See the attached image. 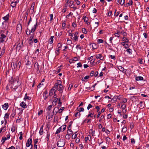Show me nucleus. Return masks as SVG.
Returning <instances> with one entry per match:
<instances>
[{"label": "nucleus", "instance_id": "obj_1", "mask_svg": "<svg viewBox=\"0 0 149 149\" xmlns=\"http://www.w3.org/2000/svg\"><path fill=\"white\" fill-rule=\"evenodd\" d=\"M10 83L13 85V86L11 87L12 89L13 88V90H15L17 87L19 86L21 84L20 81H18V79H11L10 82Z\"/></svg>", "mask_w": 149, "mask_h": 149}, {"label": "nucleus", "instance_id": "obj_2", "mask_svg": "<svg viewBox=\"0 0 149 149\" xmlns=\"http://www.w3.org/2000/svg\"><path fill=\"white\" fill-rule=\"evenodd\" d=\"M65 142L63 139L59 140L57 142V145L58 147H63L65 145Z\"/></svg>", "mask_w": 149, "mask_h": 149}, {"label": "nucleus", "instance_id": "obj_3", "mask_svg": "<svg viewBox=\"0 0 149 149\" xmlns=\"http://www.w3.org/2000/svg\"><path fill=\"white\" fill-rule=\"evenodd\" d=\"M22 31V25L20 24H18L17 25L16 31L17 33V34L19 35L20 34Z\"/></svg>", "mask_w": 149, "mask_h": 149}, {"label": "nucleus", "instance_id": "obj_4", "mask_svg": "<svg viewBox=\"0 0 149 149\" xmlns=\"http://www.w3.org/2000/svg\"><path fill=\"white\" fill-rule=\"evenodd\" d=\"M34 69L36 70L37 74H39L40 72V70L39 69V65L38 63L36 62L34 65Z\"/></svg>", "mask_w": 149, "mask_h": 149}, {"label": "nucleus", "instance_id": "obj_5", "mask_svg": "<svg viewBox=\"0 0 149 149\" xmlns=\"http://www.w3.org/2000/svg\"><path fill=\"white\" fill-rule=\"evenodd\" d=\"M6 36L5 35L3 34H0V43L6 41Z\"/></svg>", "mask_w": 149, "mask_h": 149}, {"label": "nucleus", "instance_id": "obj_6", "mask_svg": "<svg viewBox=\"0 0 149 149\" xmlns=\"http://www.w3.org/2000/svg\"><path fill=\"white\" fill-rule=\"evenodd\" d=\"M64 88L63 86L61 84H59L58 88H57L58 91L60 92V93H61L63 92Z\"/></svg>", "mask_w": 149, "mask_h": 149}, {"label": "nucleus", "instance_id": "obj_7", "mask_svg": "<svg viewBox=\"0 0 149 149\" xmlns=\"http://www.w3.org/2000/svg\"><path fill=\"white\" fill-rule=\"evenodd\" d=\"M32 143V139L31 138L29 139L27 141V142L26 144V146L27 147H29L30 145H32L31 144Z\"/></svg>", "mask_w": 149, "mask_h": 149}, {"label": "nucleus", "instance_id": "obj_8", "mask_svg": "<svg viewBox=\"0 0 149 149\" xmlns=\"http://www.w3.org/2000/svg\"><path fill=\"white\" fill-rule=\"evenodd\" d=\"M59 107H58V108L55 107L54 109L53 113L54 112V111L56 109L58 110V112L59 113H61L62 112V111L64 110L65 109L64 107H61L59 110H58Z\"/></svg>", "mask_w": 149, "mask_h": 149}, {"label": "nucleus", "instance_id": "obj_9", "mask_svg": "<svg viewBox=\"0 0 149 149\" xmlns=\"http://www.w3.org/2000/svg\"><path fill=\"white\" fill-rule=\"evenodd\" d=\"M37 25V20H36V23L35 24V25L34 26V27L33 28H32V29L31 31V33H33L35 31V30H36V29Z\"/></svg>", "mask_w": 149, "mask_h": 149}, {"label": "nucleus", "instance_id": "obj_10", "mask_svg": "<svg viewBox=\"0 0 149 149\" xmlns=\"http://www.w3.org/2000/svg\"><path fill=\"white\" fill-rule=\"evenodd\" d=\"M61 84V81L60 80H58L57 82L55 84L54 87L57 89L59 86V84Z\"/></svg>", "mask_w": 149, "mask_h": 149}, {"label": "nucleus", "instance_id": "obj_11", "mask_svg": "<svg viewBox=\"0 0 149 149\" xmlns=\"http://www.w3.org/2000/svg\"><path fill=\"white\" fill-rule=\"evenodd\" d=\"M79 33L78 32H76L74 34L75 36L74 37L72 38V39L74 40L75 41H76L78 40V36H77V35Z\"/></svg>", "mask_w": 149, "mask_h": 149}, {"label": "nucleus", "instance_id": "obj_12", "mask_svg": "<svg viewBox=\"0 0 149 149\" xmlns=\"http://www.w3.org/2000/svg\"><path fill=\"white\" fill-rule=\"evenodd\" d=\"M8 107V104L7 103H5L2 106L3 109L5 110H7Z\"/></svg>", "mask_w": 149, "mask_h": 149}, {"label": "nucleus", "instance_id": "obj_13", "mask_svg": "<svg viewBox=\"0 0 149 149\" xmlns=\"http://www.w3.org/2000/svg\"><path fill=\"white\" fill-rule=\"evenodd\" d=\"M11 67L13 69L17 68V63H16V62L15 63L14 62L12 63H11Z\"/></svg>", "mask_w": 149, "mask_h": 149}, {"label": "nucleus", "instance_id": "obj_14", "mask_svg": "<svg viewBox=\"0 0 149 149\" xmlns=\"http://www.w3.org/2000/svg\"><path fill=\"white\" fill-rule=\"evenodd\" d=\"M20 105L24 108H26L27 107L26 104L23 102L20 103Z\"/></svg>", "mask_w": 149, "mask_h": 149}, {"label": "nucleus", "instance_id": "obj_15", "mask_svg": "<svg viewBox=\"0 0 149 149\" xmlns=\"http://www.w3.org/2000/svg\"><path fill=\"white\" fill-rule=\"evenodd\" d=\"M31 62L29 61H27V62L26 63V65L28 66L27 68L30 69L31 68L32 66L31 65Z\"/></svg>", "mask_w": 149, "mask_h": 149}, {"label": "nucleus", "instance_id": "obj_16", "mask_svg": "<svg viewBox=\"0 0 149 149\" xmlns=\"http://www.w3.org/2000/svg\"><path fill=\"white\" fill-rule=\"evenodd\" d=\"M67 134L66 135L65 138L66 139H69L70 138V135L71 134V133H69V132L68 131H67Z\"/></svg>", "mask_w": 149, "mask_h": 149}, {"label": "nucleus", "instance_id": "obj_17", "mask_svg": "<svg viewBox=\"0 0 149 149\" xmlns=\"http://www.w3.org/2000/svg\"><path fill=\"white\" fill-rule=\"evenodd\" d=\"M23 45V42L21 43H19L17 46V48L19 50H20L21 49V48L22 47Z\"/></svg>", "mask_w": 149, "mask_h": 149}, {"label": "nucleus", "instance_id": "obj_18", "mask_svg": "<svg viewBox=\"0 0 149 149\" xmlns=\"http://www.w3.org/2000/svg\"><path fill=\"white\" fill-rule=\"evenodd\" d=\"M9 16V14H8L5 16L3 17V19L6 21H7L8 20Z\"/></svg>", "mask_w": 149, "mask_h": 149}, {"label": "nucleus", "instance_id": "obj_19", "mask_svg": "<svg viewBox=\"0 0 149 149\" xmlns=\"http://www.w3.org/2000/svg\"><path fill=\"white\" fill-rule=\"evenodd\" d=\"M95 24H96V26L95 27V28H96L99 25V20L97 19V18H95Z\"/></svg>", "mask_w": 149, "mask_h": 149}, {"label": "nucleus", "instance_id": "obj_20", "mask_svg": "<svg viewBox=\"0 0 149 149\" xmlns=\"http://www.w3.org/2000/svg\"><path fill=\"white\" fill-rule=\"evenodd\" d=\"M43 125H42L41 126L40 128V130L39 131V134L40 135H42L43 134Z\"/></svg>", "mask_w": 149, "mask_h": 149}, {"label": "nucleus", "instance_id": "obj_21", "mask_svg": "<svg viewBox=\"0 0 149 149\" xmlns=\"http://www.w3.org/2000/svg\"><path fill=\"white\" fill-rule=\"evenodd\" d=\"M136 81L142 80L143 79V77H137L135 78Z\"/></svg>", "mask_w": 149, "mask_h": 149}, {"label": "nucleus", "instance_id": "obj_22", "mask_svg": "<svg viewBox=\"0 0 149 149\" xmlns=\"http://www.w3.org/2000/svg\"><path fill=\"white\" fill-rule=\"evenodd\" d=\"M16 63H17V69H18L19 70L20 67L21 65V62L20 61L18 62L17 61H16Z\"/></svg>", "mask_w": 149, "mask_h": 149}, {"label": "nucleus", "instance_id": "obj_23", "mask_svg": "<svg viewBox=\"0 0 149 149\" xmlns=\"http://www.w3.org/2000/svg\"><path fill=\"white\" fill-rule=\"evenodd\" d=\"M123 41H124V42L125 43H128L129 42L128 40L125 37H123L122 38Z\"/></svg>", "mask_w": 149, "mask_h": 149}, {"label": "nucleus", "instance_id": "obj_24", "mask_svg": "<svg viewBox=\"0 0 149 149\" xmlns=\"http://www.w3.org/2000/svg\"><path fill=\"white\" fill-rule=\"evenodd\" d=\"M17 2H12L11 3V6L14 8L16 6V5Z\"/></svg>", "mask_w": 149, "mask_h": 149}, {"label": "nucleus", "instance_id": "obj_25", "mask_svg": "<svg viewBox=\"0 0 149 149\" xmlns=\"http://www.w3.org/2000/svg\"><path fill=\"white\" fill-rule=\"evenodd\" d=\"M77 109L78 110V111H79V112L81 111H84V109L83 108H80V107H78Z\"/></svg>", "mask_w": 149, "mask_h": 149}, {"label": "nucleus", "instance_id": "obj_26", "mask_svg": "<svg viewBox=\"0 0 149 149\" xmlns=\"http://www.w3.org/2000/svg\"><path fill=\"white\" fill-rule=\"evenodd\" d=\"M89 139L90 141L91 140V136L90 135H88L87 137H85V141H88Z\"/></svg>", "mask_w": 149, "mask_h": 149}, {"label": "nucleus", "instance_id": "obj_27", "mask_svg": "<svg viewBox=\"0 0 149 149\" xmlns=\"http://www.w3.org/2000/svg\"><path fill=\"white\" fill-rule=\"evenodd\" d=\"M62 129V127H60L56 131L55 133V134H58L61 131Z\"/></svg>", "mask_w": 149, "mask_h": 149}, {"label": "nucleus", "instance_id": "obj_28", "mask_svg": "<svg viewBox=\"0 0 149 149\" xmlns=\"http://www.w3.org/2000/svg\"><path fill=\"white\" fill-rule=\"evenodd\" d=\"M58 99V98H56L53 101L52 103V104L53 105L55 106L56 105V104L57 101Z\"/></svg>", "mask_w": 149, "mask_h": 149}, {"label": "nucleus", "instance_id": "obj_29", "mask_svg": "<svg viewBox=\"0 0 149 149\" xmlns=\"http://www.w3.org/2000/svg\"><path fill=\"white\" fill-rule=\"evenodd\" d=\"M27 93L26 94L24 98V100H26V99H28L29 100H30L31 99V97L29 96H27Z\"/></svg>", "mask_w": 149, "mask_h": 149}, {"label": "nucleus", "instance_id": "obj_30", "mask_svg": "<svg viewBox=\"0 0 149 149\" xmlns=\"http://www.w3.org/2000/svg\"><path fill=\"white\" fill-rule=\"evenodd\" d=\"M74 3V2L73 1H70L69 2L70 5L69 6L71 8H73V6L74 5L73 4V3Z\"/></svg>", "mask_w": 149, "mask_h": 149}, {"label": "nucleus", "instance_id": "obj_31", "mask_svg": "<svg viewBox=\"0 0 149 149\" xmlns=\"http://www.w3.org/2000/svg\"><path fill=\"white\" fill-rule=\"evenodd\" d=\"M126 51L128 52L129 54H132V50L130 48L127 49Z\"/></svg>", "mask_w": 149, "mask_h": 149}, {"label": "nucleus", "instance_id": "obj_32", "mask_svg": "<svg viewBox=\"0 0 149 149\" xmlns=\"http://www.w3.org/2000/svg\"><path fill=\"white\" fill-rule=\"evenodd\" d=\"M47 141H48L49 139V137L50 136L49 133L48 132L47 130Z\"/></svg>", "mask_w": 149, "mask_h": 149}, {"label": "nucleus", "instance_id": "obj_33", "mask_svg": "<svg viewBox=\"0 0 149 149\" xmlns=\"http://www.w3.org/2000/svg\"><path fill=\"white\" fill-rule=\"evenodd\" d=\"M2 130H3V132H4L6 130V128L5 127H1L0 130V133H1L2 131Z\"/></svg>", "mask_w": 149, "mask_h": 149}, {"label": "nucleus", "instance_id": "obj_34", "mask_svg": "<svg viewBox=\"0 0 149 149\" xmlns=\"http://www.w3.org/2000/svg\"><path fill=\"white\" fill-rule=\"evenodd\" d=\"M89 77H90L89 76H86L84 78H82V80L83 81H85V80H86L88 79Z\"/></svg>", "mask_w": 149, "mask_h": 149}, {"label": "nucleus", "instance_id": "obj_35", "mask_svg": "<svg viewBox=\"0 0 149 149\" xmlns=\"http://www.w3.org/2000/svg\"><path fill=\"white\" fill-rule=\"evenodd\" d=\"M35 5V3L33 2L32 3L31 7V10H33L34 9V6Z\"/></svg>", "mask_w": 149, "mask_h": 149}, {"label": "nucleus", "instance_id": "obj_36", "mask_svg": "<svg viewBox=\"0 0 149 149\" xmlns=\"http://www.w3.org/2000/svg\"><path fill=\"white\" fill-rule=\"evenodd\" d=\"M5 47H3V48H2V50L1 51V54L0 55L1 56L2 54L3 55L5 53Z\"/></svg>", "mask_w": 149, "mask_h": 149}, {"label": "nucleus", "instance_id": "obj_37", "mask_svg": "<svg viewBox=\"0 0 149 149\" xmlns=\"http://www.w3.org/2000/svg\"><path fill=\"white\" fill-rule=\"evenodd\" d=\"M9 114L6 113L4 116V118H9Z\"/></svg>", "mask_w": 149, "mask_h": 149}, {"label": "nucleus", "instance_id": "obj_38", "mask_svg": "<svg viewBox=\"0 0 149 149\" xmlns=\"http://www.w3.org/2000/svg\"><path fill=\"white\" fill-rule=\"evenodd\" d=\"M54 37V36H51V37L50 38V39L51 41L50 42V44H52L53 43Z\"/></svg>", "mask_w": 149, "mask_h": 149}, {"label": "nucleus", "instance_id": "obj_39", "mask_svg": "<svg viewBox=\"0 0 149 149\" xmlns=\"http://www.w3.org/2000/svg\"><path fill=\"white\" fill-rule=\"evenodd\" d=\"M120 31H117V33H115L114 34L116 36H117V37H119V36H118V35H119L120 34Z\"/></svg>", "mask_w": 149, "mask_h": 149}, {"label": "nucleus", "instance_id": "obj_40", "mask_svg": "<svg viewBox=\"0 0 149 149\" xmlns=\"http://www.w3.org/2000/svg\"><path fill=\"white\" fill-rule=\"evenodd\" d=\"M34 34H32L30 36L29 38V40H32L33 38H34Z\"/></svg>", "mask_w": 149, "mask_h": 149}, {"label": "nucleus", "instance_id": "obj_41", "mask_svg": "<svg viewBox=\"0 0 149 149\" xmlns=\"http://www.w3.org/2000/svg\"><path fill=\"white\" fill-rule=\"evenodd\" d=\"M6 137H3L1 141H3L2 143V144H3L4 142H5V141L6 140Z\"/></svg>", "mask_w": 149, "mask_h": 149}, {"label": "nucleus", "instance_id": "obj_42", "mask_svg": "<svg viewBox=\"0 0 149 149\" xmlns=\"http://www.w3.org/2000/svg\"><path fill=\"white\" fill-rule=\"evenodd\" d=\"M82 32L84 34H86L87 33V31L86 30V29L85 28H83L82 29Z\"/></svg>", "mask_w": 149, "mask_h": 149}, {"label": "nucleus", "instance_id": "obj_43", "mask_svg": "<svg viewBox=\"0 0 149 149\" xmlns=\"http://www.w3.org/2000/svg\"><path fill=\"white\" fill-rule=\"evenodd\" d=\"M103 40L102 39H98L97 40V42L98 43H102L103 42Z\"/></svg>", "mask_w": 149, "mask_h": 149}, {"label": "nucleus", "instance_id": "obj_44", "mask_svg": "<svg viewBox=\"0 0 149 149\" xmlns=\"http://www.w3.org/2000/svg\"><path fill=\"white\" fill-rule=\"evenodd\" d=\"M60 50V49H58V48H56V51L55 52V53H56L58 55L59 54V51Z\"/></svg>", "mask_w": 149, "mask_h": 149}, {"label": "nucleus", "instance_id": "obj_45", "mask_svg": "<svg viewBox=\"0 0 149 149\" xmlns=\"http://www.w3.org/2000/svg\"><path fill=\"white\" fill-rule=\"evenodd\" d=\"M120 4L121 5H123L125 3V0H120Z\"/></svg>", "mask_w": 149, "mask_h": 149}, {"label": "nucleus", "instance_id": "obj_46", "mask_svg": "<svg viewBox=\"0 0 149 149\" xmlns=\"http://www.w3.org/2000/svg\"><path fill=\"white\" fill-rule=\"evenodd\" d=\"M93 107L92 105L90 104H89L87 107L88 110H89L91 108Z\"/></svg>", "mask_w": 149, "mask_h": 149}, {"label": "nucleus", "instance_id": "obj_47", "mask_svg": "<svg viewBox=\"0 0 149 149\" xmlns=\"http://www.w3.org/2000/svg\"><path fill=\"white\" fill-rule=\"evenodd\" d=\"M76 48L78 49H79L80 50L81 49V47H80V46L79 45H77L76 46Z\"/></svg>", "mask_w": 149, "mask_h": 149}, {"label": "nucleus", "instance_id": "obj_48", "mask_svg": "<svg viewBox=\"0 0 149 149\" xmlns=\"http://www.w3.org/2000/svg\"><path fill=\"white\" fill-rule=\"evenodd\" d=\"M52 105H50L48 106V107L47 108V109L49 111H50L52 107Z\"/></svg>", "mask_w": 149, "mask_h": 149}, {"label": "nucleus", "instance_id": "obj_49", "mask_svg": "<svg viewBox=\"0 0 149 149\" xmlns=\"http://www.w3.org/2000/svg\"><path fill=\"white\" fill-rule=\"evenodd\" d=\"M77 116H78L79 117H80L81 116V114L79 112H77L75 114V116L77 117Z\"/></svg>", "mask_w": 149, "mask_h": 149}, {"label": "nucleus", "instance_id": "obj_50", "mask_svg": "<svg viewBox=\"0 0 149 149\" xmlns=\"http://www.w3.org/2000/svg\"><path fill=\"white\" fill-rule=\"evenodd\" d=\"M60 127H62V129L63 128L64 131L66 129V125H63L61 126Z\"/></svg>", "mask_w": 149, "mask_h": 149}, {"label": "nucleus", "instance_id": "obj_51", "mask_svg": "<svg viewBox=\"0 0 149 149\" xmlns=\"http://www.w3.org/2000/svg\"><path fill=\"white\" fill-rule=\"evenodd\" d=\"M127 102V100L126 98H124L121 101L122 103H125Z\"/></svg>", "mask_w": 149, "mask_h": 149}, {"label": "nucleus", "instance_id": "obj_52", "mask_svg": "<svg viewBox=\"0 0 149 149\" xmlns=\"http://www.w3.org/2000/svg\"><path fill=\"white\" fill-rule=\"evenodd\" d=\"M53 93H54V91L51 90L49 92V96H51V95H52L53 94Z\"/></svg>", "mask_w": 149, "mask_h": 149}, {"label": "nucleus", "instance_id": "obj_53", "mask_svg": "<svg viewBox=\"0 0 149 149\" xmlns=\"http://www.w3.org/2000/svg\"><path fill=\"white\" fill-rule=\"evenodd\" d=\"M33 43V42L32 40H29V43L30 45H32Z\"/></svg>", "mask_w": 149, "mask_h": 149}, {"label": "nucleus", "instance_id": "obj_54", "mask_svg": "<svg viewBox=\"0 0 149 149\" xmlns=\"http://www.w3.org/2000/svg\"><path fill=\"white\" fill-rule=\"evenodd\" d=\"M77 68L80 67H82V65L81 64V63H78L77 64Z\"/></svg>", "mask_w": 149, "mask_h": 149}, {"label": "nucleus", "instance_id": "obj_55", "mask_svg": "<svg viewBox=\"0 0 149 149\" xmlns=\"http://www.w3.org/2000/svg\"><path fill=\"white\" fill-rule=\"evenodd\" d=\"M62 44L61 43H58L57 45V47L58 48H61L62 47Z\"/></svg>", "mask_w": 149, "mask_h": 149}, {"label": "nucleus", "instance_id": "obj_56", "mask_svg": "<svg viewBox=\"0 0 149 149\" xmlns=\"http://www.w3.org/2000/svg\"><path fill=\"white\" fill-rule=\"evenodd\" d=\"M71 43H72V42L70 40H67V44L68 45H70Z\"/></svg>", "mask_w": 149, "mask_h": 149}, {"label": "nucleus", "instance_id": "obj_57", "mask_svg": "<svg viewBox=\"0 0 149 149\" xmlns=\"http://www.w3.org/2000/svg\"><path fill=\"white\" fill-rule=\"evenodd\" d=\"M57 90V89L56 88L54 87H53L51 89V90L52 91H53L54 92H55Z\"/></svg>", "mask_w": 149, "mask_h": 149}, {"label": "nucleus", "instance_id": "obj_58", "mask_svg": "<svg viewBox=\"0 0 149 149\" xmlns=\"http://www.w3.org/2000/svg\"><path fill=\"white\" fill-rule=\"evenodd\" d=\"M126 107V106L125 105L123 104V105H122L121 107L122 108V109H124Z\"/></svg>", "mask_w": 149, "mask_h": 149}, {"label": "nucleus", "instance_id": "obj_59", "mask_svg": "<svg viewBox=\"0 0 149 149\" xmlns=\"http://www.w3.org/2000/svg\"><path fill=\"white\" fill-rule=\"evenodd\" d=\"M15 127L14 126H13V127H12L11 129V130L12 132H13L15 131Z\"/></svg>", "mask_w": 149, "mask_h": 149}, {"label": "nucleus", "instance_id": "obj_60", "mask_svg": "<svg viewBox=\"0 0 149 149\" xmlns=\"http://www.w3.org/2000/svg\"><path fill=\"white\" fill-rule=\"evenodd\" d=\"M43 97H44V99L45 100H46L47 99V97H48V96L47 95H44V94H43Z\"/></svg>", "mask_w": 149, "mask_h": 149}, {"label": "nucleus", "instance_id": "obj_61", "mask_svg": "<svg viewBox=\"0 0 149 149\" xmlns=\"http://www.w3.org/2000/svg\"><path fill=\"white\" fill-rule=\"evenodd\" d=\"M95 108L97 109V112H98L99 111V110L100 108V107H99L98 106H97L96 107H95Z\"/></svg>", "mask_w": 149, "mask_h": 149}, {"label": "nucleus", "instance_id": "obj_62", "mask_svg": "<svg viewBox=\"0 0 149 149\" xmlns=\"http://www.w3.org/2000/svg\"><path fill=\"white\" fill-rule=\"evenodd\" d=\"M112 13V12L111 11H109L108 12V16H110Z\"/></svg>", "mask_w": 149, "mask_h": 149}, {"label": "nucleus", "instance_id": "obj_63", "mask_svg": "<svg viewBox=\"0 0 149 149\" xmlns=\"http://www.w3.org/2000/svg\"><path fill=\"white\" fill-rule=\"evenodd\" d=\"M89 132L90 133H91L92 135V136H93V129H91L89 131Z\"/></svg>", "mask_w": 149, "mask_h": 149}, {"label": "nucleus", "instance_id": "obj_64", "mask_svg": "<svg viewBox=\"0 0 149 149\" xmlns=\"http://www.w3.org/2000/svg\"><path fill=\"white\" fill-rule=\"evenodd\" d=\"M6 149H15V148L13 146H11L8 148H6Z\"/></svg>", "mask_w": 149, "mask_h": 149}]
</instances>
